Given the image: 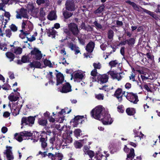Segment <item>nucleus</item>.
<instances>
[{
    "mask_svg": "<svg viewBox=\"0 0 160 160\" xmlns=\"http://www.w3.org/2000/svg\"><path fill=\"white\" fill-rule=\"evenodd\" d=\"M64 32L68 36V38L74 42L79 34V31L77 25L74 22L71 23L68 25V29H64Z\"/></svg>",
    "mask_w": 160,
    "mask_h": 160,
    "instance_id": "obj_1",
    "label": "nucleus"
},
{
    "mask_svg": "<svg viewBox=\"0 0 160 160\" xmlns=\"http://www.w3.org/2000/svg\"><path fill=\"white\" fill-rule=\"evenodd\" d=\"M105 111L102 106L100 105L96 107L91 112V116L95 119L100 120Z\"/></svg>",
    "mask_w": 160,
    "mask_h": 160,
    "instance_id": "obj_2",
    "label": "nucleus"
},
{
    "mask_svg": "<svg viewBox=\"0 0 160 160\" xmlns=\"http://www.w3.org/2000/svg\"><path fill=\"white\" fill-rule=\"evenodd\" d=\"M36 116L34 117L30 116L28 117H23L21 120V128H22L23 125H28L29 126H32L34 123Z\"/></svg>",
    "mask_w": 160,
    "mask_h": 160,
    "instance_id": "obj_3",
    "label": "nucleus"
},
{
    "mask_svg": "<svg viewBox=\"0 0 160 160\" xmlns=\"http://www.w3.org/2000/svg\"><path fill=\"white\" fill-rule=\"evenodd\" d=\"M90 78L92 82H97L100 84H102L108 81V77L106 74L99 75H97V78L91 77Z\"/></svg>",
    "mask_w": 160,
    "mask_h": 160,
    "instance_id": "obj_4",
    "label": "nucleus"
},
{
    "mask_svg": "<svg viewBox=\"0 0 160 160\" xmlns=\"http://www.w3.org/2000/svg\"><path fill=\"white\" fill-rule=\"evenodd\" d=\"M100 119L104 125L110 124L113 121L111 117L110 114H108V112L106 110Z\"/></svg>",
    "mask_w": 160,
    "mask_h": 160,
    "instance_id": "obj_5",
    "label": "nucleus"
},
{
    "mask_svg": "<svg viewBox=\"0 0 160 160\" xmlns=\"http://www.w3.org/2000/svg\"><path fill=\"white\" fill-rule=\"evenodd\" d=\"M127 95H124V96L131 102L136 104L139 101L137 94L132 92H127Z\"/></svg>",
    "mask_w": 160,
    "mask_h": 160,
    "instance_id": "obj_6",
    "label": "nucleus"
},
{
    "mask_svg": "<svg viewBox=\"0 0 160 160\" xmlns=\"http://www.w3.org/2000/svg\"><path fill=\"white\" fill-rule=\"evenodd\" d=\"M74 2V0H67L65 4L66 10L70 12L74 11L76 9Z\"/></svg>",
    "mask_w": 160,
    "mask_h": 160,
    "instance_id": "obj_7",
    "label": "nucleus"
},
{
    "mask_svg": "<svg viewBox=\"0 0 160 160\" xmlns=\"http://www.w3.org/2000/svg\"><path fill=\"white\" fill-rule=\"evenodd\" d=\"M31 54L32 55H34L35 57L33 58L37 60H39L42 57V55L41 52L37 48H35L31 52Z\"/></svg>",
    "mask_w": 160,
    "mask_h": 160,
    "instance_id": "obj_8",
    "label": "nucleus"
},
{
    "mask_svg": "<svg viewBox=\"0 0 160 160\" xmlns=\"http://www.w3.org/2000/svg\"><path fill=\"white\" fill-rule=\"evenodd\" d=\"M71 86L69 83L66 82L63 85L62 89L60 90V92L62 93H67L71 92L72 91Z\"/></svg>",
    "mask_w": 160,
    "mask_h": 160,
    "instance_id": "obj_9",
    "label": "nucleus"
},
{
    "mask_svg": "<svg viewBox=\"0 0 160 160\" xmlns=\"http://www.w3.org/2000/svg\"><path fill=\"white\" fill-rule=\"evenodd\" d=\"M122 89L120 88H118L115 91L113 96L117 98L119 102H121L122 101V95H121Z\"/></svg>",
    "mask_w": 160,
    "mask_h": 160,
    "instance_id": "obj_10",
    "label": "nucleus"
},
{
    "mask_svg": "<svg viewBox=\"0 0 160 160\" xmlns=\"http://www.w3.org/2000/svg\"><path fill=\"white\" fill-rule=\"evenodd\" d=\"M57 82L56 85L58 86L62 84L64 80V77L63 74L60 72L58 73L56 75Z\"/></svg>",
    "mask_w": 160,
    "mask_h": 160,
    "instance_id": "obj_11",
    "label": "nucleus"
},
{
    "mask_svg": "<svg viewBox=\"0 0 160 160\" xmlns=\"http://www.w3.org/2000/svg\"><path fill=\"white\" fill-rule=\"evenodd\" d=\"M108 73L110 74L112 78L113 79H116L118 81L120 80L122 78L120 75L121 73H117L113 71H110L108 72Z\"/></svg>",
    "mask_w": 160,
    "mask_h": 160,
    "instance_id": "obj_12",
    "label": "nucleus"
},
{
    "mask_svg": "<svg viewBox=\"0 0 160 160\" xmlns=\"http://www.w3.org/2000/svg\"><path fill=\"white\" fill-rule=\"evenodd\" d=\"M30 67L31 68H42L41 64L40 62L37 61H33L31 62L29 64Z\"/></svg>",
    "mask_w": 160,
    "mask_h": 160,
    "instance_id": "obj_13",
    "label": "nucleus"
},
{
    "mask_svg": "<svg viewBox=\"0 0 160 160\" xmlns=\"http://www.w3.org/2000/svg\"><path fill=\"white\" fill-rule=\"evenodd\" d=\"M95 47V43L94 42L91 41L87 44L86 50L87 52L89 53L92 52Z\"/></svg>",
    "mask_w": 160,
    "mask_h": 160,
    "instance_id": "obj_14",
    "label": "nucleus"
},
{
    "mask_svg": "<svg viewBox=\"0 0 160 160\" xmlns=\"http://www.w3.org/2000/svg\"><path fill=\"white\" fill-rule=\"evenodd\" d=\"M141 9L142 10L143 12L146 13L148 14L149 15L151 16L153 18L155 19V20H158L159 19L158 16L156 14L154 13L153 12H152L147 10L144 9L141 7Z\"/></svg>",
    "mask_w": 160,
    "mask_h": 160,
    "instance_id": "obj_15",
    "label": "nucleus"
},
{
    "mask_svg": "<svg viewBox=\"0 0 160 160\" xmlns=\"http://www.w3.org/2000/svg\"><path fill=\"white\" fill-rule=\"evenodd\" d=\"M47 140V138H44L42 136L40 139V142H41V147L44 150H45V148L47 146V143L46 141Z\"/></svg>",
    "mask_w": 160,
    "mask_h": 160,
    "instance_id": "obj_16",
    "label": "nucleus"
},
{
    "mask_svg": "<svg viewBox=\"0 0 160 160\" xmlns=\"http://www.w3.org/2000/svg\"><path fill=\"white\" fill-rule=\"evenodd\" d=\"M28 57L27 56L23 55L21 58V60H18L17 61V63L19 65H22V63H25L29 62L28 60Z\"/></svg>",
    "mask_w": 160,
    "mask_h": 160,
    "instance_id": "obj_17",
    "label": "nucleus"
},
{
    "mask_svg": "<svg viewBox=\"0 0 160 160\" xmlns=\"http://www.w3.org/2000/svg\"><path fill=\"white\" fill-rule=\"evenodd\" d=\"M83 77L84 75L83 73L77 72L74 74L73 78L75 81L77 80L78 79L80 81H82Z\"/></svg>",
    "mask_w": 160,
    "mask_h": 160,
    "instance_id": "obj_18",
    "label": "nucleus"
},
{
    "mask_svg": "<svg viewBox=\"0 0 160 160\" xmlns=\"http://www.w3.org/2000/svg\"><path fill=\"white\" fill-rule=\"evenodd\" d=\"M144 55H146L148 59L152 61V62L151 63V66H152L153 65H154L155 62L154 55H152L150 52H147L146 54H144Z\"/></svg>",
    "mask_w": 160,
    "mask_h": 160,
    "instance_id": "obj_19",
    "label": "nucleus"
},
{
    "mask_svg": "<svg viewBox=\"0 0 160 160\" xmlns=\"http://www.w3.org/2000/svg\"><path fill=\"white\" fill-rule=\"evenodd\" d=\"M56 31L54 29V28H49L47 30V33L48 36L50 37L52 36V37H54L55 36Z\"/></svg>",
    "mask_w": 160,
    "mask_h": 160,
    "instance_id": "obj_20",
    "label": "nucleus"
},
{
    "mask_svg": "<svg viewBox=\"0 0 160 160\" xmlns=\"http://www.w3.org/2000/svg\"><path fill=\"white\" fill-rule=\"evenodd\" d=\"M127 3L131 5L134 9L136 11H139V8L138 5L134 2H131L130 0H128L126 1Z\"/></svg>",
    "mask_w": 160,
    "mask_h": 160,
    "instance_id": "obj_21",
    "label": "nucleus"
},
{
    "mask_svg": "<svg viewBox=\"0 0 160 160\" xmlns=\"http://www.w3.org/2000/svg\"><path fill=\"white\" fill-rule=\"evenodd\" d=\"M141 64L146 66L148 68H150L152 66H151V64H149L148 61L146 57L143 58L142 59Z\"/></svg>",
    "mask_w": 160,
    "mask_h": 160,
    "instance_id": "obj_22",
    "label": "nucleus"
},
{
    "mask_svg": "<svg viewBox=\"0 0 160 160\" xmlns=\"http://www.w3.org/2000/svg\"><path fill=\"white\" fill-rule=\"evenodd\" d=\"M126 111L127 114L129 116L133 115L136 112L135 109L133 108H128Z\"/></svg>",
    "mask_w": 160,
    "mask_h": 160,
    "instance_id": "obj_23",
    "label": "nucleus"
},
{
    "mask_svg": "<svg viewBox=\"0 0 160 160\" xmlns=\"http://www.w3.org/2000/svg\"><path fill=\"white\" fill-rule=\"evenodd\" d=\"M19 97L18 96H15L13 93L12 92L8 97L9 100L11 102H15L17 101Z\"/></svg>",
    "mask_w": 160,
    "mask_h": 160,
    "instance_id": "obj_24",
    "label": "nucleus"
},
{
    "mask_svg": "<svg viewBox=\"0 0 160 160\" xmlns=\"http://www.w3.org/2000/svg\"><path fill=\"white\" fill-rule=\"evenodd\" d=\"M19 13H20L22 17L24 18H27V11L26 9L23 8H22L20 10Z\"/></svg>",
    "mask_w": 160,
    "mask_h": 160,
    "instance_id": "obj_25",
    "label": "nucleus"
},
{
    "mask_svg": "<svg viewBox=\"0 0 160 160\" xmlns=\"http://www.w3.org/2000/svg\"><path fill=\"white\" fill-rule=\"evenodd\" d=\"M73 15V13L67 11V10L64 11L63 12V15L64 17V18L65 19H67L71 17Z\"/></svg>",
    "mask_w": 160,
    "mask_h": 160,
    "instance_id": "obj_26",
    "label": "nucleus"
},
{
    "mask_svg": "<svg viewBox=\"0 0 160 160\" xmlns=\"http://www.w3.org/2000/svg\"><path fill=\"white\" fill-rule=\"evenodd\" d=\"M38 124L43 126H46L47 123V121L46 119L39 118L38 121Z\"/></svg>",
    "mask_w": 160,
    "mask_h": 160,
    "instance_id": "obj_27",
    "label": "nucleus"
},
{
    "mask_svg": "<svg viewBox=\"0 0 160 160\" xmlns=\"http://www.w3.org/2000/svg\"><path fill=\"white\" fill-rule=\"evenodd\" d=\"M21 134L22 137H31L32 135V133L28 131H23L21 132Z\"/></svg>",
    "mask_w": 160,
    "mask_h": 160,
    "instance_id": "obj_28",
    "label": "nucleus"
},
{
    "mask_svg": "<svg viewBox=\"0 0 160 160\" xmlns=\"http://www.w3.org/2000/svg\"><path fill=\"white\" fill-rule=\"evenodd\" d=\"M67 44L69 48H70L72 50H75V49H78L79 48L77 46L76 44H74L72 42H67Z\"/></svg>",
    "mask_w": 160,
    "mask_h": 160,
    "instance_id": "obj_29",
    "label": "nucleus"
},
{
    "mask_svg": "<svg viewBox=\"0 0 160 160\" xmlns=\"http://www.w3.org/2000/svg\"><path fill=\"white\" fill-rule=\"evenodd\" d=\"M7 57L10 60V61L13 60L15 58V55L11 52H8L6 54Z\"/></svg>",
    "mask_w": 160,
    "mask_h": 160,
    "instance_id": "obj_30",
    "label": "nucleus"
},
{
    "mask_svg": "<svg viewBox=\"0 0 160 160\" xmlns=\"http://www.w3.org/2000/svg\"><path fill=\"white\" fill-rule=\"evenodd\" d=\"M135 153L134 149L133 148H131L130 150V152L127 155V159H130V158H133L134 157Z\"/></svg>",
    "mask_w": 160,
    "mask_h": 160,
    "instance_id": "obj_31",
    "label": "nucleus"
},
{
    "mask_svg": "<svg viewBox=\"0 0 160 160\" xmlns=\"http://www.w3.org/2000/svg\"><path fill=\"white\" fill-rule=\"evenodd\" d=\"M22 136L21 135V132L19 134L18 133H16L14 135V138L16 139L18 141L20 142L23 140V138H22Z\"/></svg>",
    "mask_w": 160,
    "mask_h": 160,
    "instance_id": "obj_32",
    "label": "nucleus"
},
{
    "mask_svg": "<svg viewBox=\"0 0 160 160\" xmlns=\"http://www.w3.org/2000/svg\"><path fill=\"white\" fill-rule=\"evenodd\" d=\"M104 8L105 7L103 5H101L97 9L95 10L94 12L95 14L100 13L103 11Z\"/></svg>",
    "mask_w": 160,
    "mask_h": 160,
    "instance_id": "obj_33",
    "label": "nucleus"
},
{
    "mask_svg": "<svg viewBox=\"0 0 160 160\" xmlns=\"http://www.w3.org/2000/svg\"><path fill=\"white\" fill-rule=\"evenodd\" d=\"M47 18L50 21L56 19V18H55L53 11H52L50 12L49 14L47 16Z\"/></svg>",
    "mask_w": 160,
    "mask_h": 160,
    "instance_id": "obj_34",
    "label": "nucleus"
},
{
    "mask_svg": "<svg viewBox=\"0 0 160 160\" xmlns=\"http://www.w3.org/2000/svg\"><path fill=\"white\" fill-rule=\"evenodd\" d=\"M83 116L78 115L76 116V119L78 120V125L79 124L82 123L83 121L84 122V120H83Z\"/></svg>",
    "mask_w": 160,
    "mask_h": 160,
    "instance_id": "obj_35",
    "label": "nucleus"
},
{
    "mask_svg": "<svg viewBox=\"0 0 160 160\" xmlns=\"http://www.w3.org/2000/svg\"><path fill=\"white\" fill-rule=\"evenodd\" d=\"M43 63L46 66H48L49 68L53 67V65H52L51 61L48 60L46 59H45L43 61Z\"/></svg>",
    "mask_w": 160,
    "mask_h": 160,
    "instance_id": "obj_36",
    "label": "nucleus"
},
{
    "mask_svg": "<svg viewBox=\"0 0 160 160\" xmlns=\"http://www.w3.org/2000/svg\"><path fill=\"white\" fill-rule=\"evenodd\" d=\"M2 87L3 89L6 91L12 90L11 86L8 83H4V84L2 86Z\"/></svg>",
    "mask_w": 160,
    "mask_h": 160,
    "instance_id": "obj_37",
    "label": "nucleus"
},
{
    "mask_svg": "<svg viewBox=\"0 0 160 160\" xmlns=\"http://www.w3.org/2000/svg\"><path fill=\"white\" fill-rule=\"evenodd\" d=\"M66 109H67V107L64 108V109H62L61 111L58 113V115H62L63 114H65L67 113H69L71 111V110L70 109L69 111H66Z\"/></svg>",
    "mask_w": 160,
    "mask_h": 160,
    "instance_id": "obj_38",
    "label": "nucleus"
},
{
    "mask_svg": "<svg viewBox=\"0 0 160 160\" xmlns=\"http://www.w3.org/2000/svg\"><path fill=\"white\" fill-rule=\"evenodd\" d=\"M118 64V62L117 60L112 61H110L109 63V65L111 68L116 67V65Z\"/></svg>",
    "mask_w": 160,
    "mask_h": 160,
    "instance_id": "obj_39",
    "label": "nucleus"
},
{
    "mask_svg": "<svg viewBox=\"0 0 160 160\" xmlns=\"http://www.w3.org/2000/svg\"><path fill=\"white\" fill-rule=\"evenodd\" d=\"M5 34L7 37L10 38L12 36L11 30L9 29H7L5 31Z\"/></svg>",
    "mask_w": 160,
    "mask_h": 160,
    "instance_id": "obj_40",
    "label": "nucleus"
},
{
    "mask_svg": "<svg viewBox=\"0 0 160 160\" xmlns=\"http://www.w3.org/2000/svg\"><path fill=\"white\" fill-rule=\"evenodd\" d=\"M74 145L76 148H81L82 146V144L78 141H76L74 143Z\"/></svg>",
    "mask_w": 160,
    "mask_h": 160,
    "instance_id": "obj_41",
    "label": "nucleus"
},
{
    "mask_svg": "<svg viewBox=\"0 0 160 160\" xmlns=\"http://www.w3.org/2000/svg\"><path fill=\"white\" fill-rule=\"evenodd\" d=\"M9 27L10 29L12 32H16L18 30V28L14 24H12Z\"/></svg>",
    "mask_w": 160,
    "mask_h": 160,
    "instance_id": "obj_42",
    "label": "nucleus"
},
{
    "mask_svg": "<svg viewBox=\"0 0 160 160\" xmlns=\"http://www.w3.org/2000/svg\"><path fill=\"white\" fill-rule=\"evenodd\" d=\"M114 36V32L112 30H109L108 33V38L109 39H111L113 38Z\"/></svg>",
    "mask_w": 160,
    "mask_h": 160,
    "instance_id": "obj_43",
    "label": "nucleus"
},
{
    "mask_svg": "<svg viewBox=\"0 0 160 160\" xmlns=\"http://www.w3.org/2000/svg\"><path fill=\"white\" fill-rule=\"evenodd\" d=\"M2 1L3 3H0V10H3V8L4 5L3 4L4 3L5 4H7L9 0H2Z\"/></svg>",
    "mask_w": 160,
    "mask_h": 160,
    "instance_id": "obj_44",
    "label": "nucleus"
},
{
    "mask_svg": "<svg viewBox=\"0 0 160 160\" xmlns=\"http://www.w3.org/2000/svg\"><path fill=\"white\" fill-rule=\"evenodd\" d=\"M93 66L94 67V69L97 70V69H100L101 68V65L100 62L93 63Z\"/></svg>",
    "mask_w": 160,
    "mask_h": 160,
    "instance_id": "obj_45",
    "label": "nucleus"
},
{
    "mask_svg": "<svg viewBox=\"0 0 160 160\" xmlns=\"http://www.w3.org/2000/svg\"><path fill=\"white\" fill-rule=\"evenodd\" d=\"M78 120L76 119V116L74 117V118L72 119L71 121V122L73 123V125L74 127H77L78 125Z\"/></svg>",
    "mask_w": 160,
    "mask_h": 160,
    "instance_id": "obj_46",
    "label": "nucleus"
},
{
    "mask_svg": "<svg viewBox=\"0 0 160 160\" xmlns=\"http://www.w3.org/2000/svg\"><path fill=\"white\" fill-rule=\"evenodd\" d=\"M148 85H151V83H149L148 84H144L143 86V88L145 89L148 92H152V91L151 90L150 87Z\"/></svg>",
    "mask_w": 160,
    "mask_h": 160,
    "instance_id": "obj_47",
    "label": "nucleus"
},
{
    "mask_svg": "<svg viewBox=\"0 0 160 160\" xmlns=\"http://www.w3.org/2000/svg\"><path fill=\"white\" fill-rule=\"evenodd\" d=\"M142 69L141 70V75H145V74L149 73V70L148 68H146L142 69Z\"/></svg>",
    "mask_w": 160,
    "mask_h": 160,
    "instance_id": "obj_48",
    "label": "nucleus"
},
{
    "mask_svg": "<svg viewBox=\"0 0 160 160\" xmlns=\"http://www.w3.org/2000/svg\"><path fill=\"white\" fill-rule=\"evenodd\" d=\"M22 49L20 47H18L15 49L14 53L17 54H20L22 53Z\"/></svg>",
    "mask_w": 160,
    "mask_h": 160,
    "instance_id": "obj_49",
    "label": "nucleus"
},
{
    "mask_svg": "<svg viewBox=\"0 0 160 160\" xmlns=\"http://www.w3.org/2000/svg\"><path fill=\"white\" fill-rule=\"evenodd\" d=\"M82 131L80 129H77L75 130L74 132L75 136L78 137L80 136V133Z\"/></svg>",
    "mask_w": 160,
    "mask_h": 160,
    "instance_id": "obj_50",
    "label": "nucleus"
},
{
    "mask_svg": "<svg viewBox=\"0 0 160 160\" xmlns=\"http://www.w3.org/2000/svg\"><path fill=\"white\" fill-rule=\"evenodd\" d=\"M98 73L97 70L94 69L91 72V76L93 77L97 78V74Z\"/></svg>",
    "mask_w": 160,
    "mask_h": 160,
    "instance_id": "obj_51",
    "label": "nucleus"
},
{
    "mask_svg": "<svg viewBox=\"0 0 160 160\" xmlns=\"http://www.w3.org/2000/svg\"><path fill=\"white\" fill-rule=\"evenodd\" d=\"M128 41H127V44L129 45H132L134 43V40L133 38H130L128 39H127Z\"/></svg>",
    "mask_w": 160,
    "mask_h": 160,
    "instance_id": "obj_52",
    "label": "nucleus"
},
{
    "mask_svg": "<svg viewBox=\"0 0 160 160\" xmlns=\"http://www.w3.org/2000/svg\"><path fill=\"white\" fill-rule=\"evenodd\" d=\"M87 154L90 158H92L94 156V152L93 151L89 150L87 152Z\"/></svg>",
    "mask_w": 160,
    "mask_h": 160,
    "instance_id": "obj_53",
    "label": "nucleus"
},
{
    "mask_svg": "<svg viewBox=\"0 0 160 160\" xmlns=\"http://www.w3.org/2000/svg\"><path fill=\"white\" fill-rule=\"evenodd\" d=\"M40 16L41 17H44L45 13L43 10V8H41L40 9L39 12Z\"/></svg>",
    "mask_w": 160,
    "mask_h": 160,
    "instance_id": "obj_54",
    "label": "nucleus"
},
{
    "mask_svg": "<svg viewBox=\"0 0 160 160\" xmlns=\"http://www.w3.org/2000/svg\"><path fill=\"white\" fill-rule=\"evenodd\" d=\"M47 151H45L43 152H42L41 151H39L38 153V154H37V156H38L39 155H41L42 156V158H45L47 156Z\"/></svg>",
    "mask_w": 160,
    "mask_h": 160,
    "instance_id": "obj_55",
    "label": "nucleus"
},
{
    "mask_svg": "<svg viewBox=\"0 0 160 160\" xmlns=\"http://www.w3.org/2000/svg\"><path fill=\"white\" fill-rule=\"evenodd\" d=\"M118 111L119 112L123 113L124 112V109L122 105H119L117 108Z\"/></svg>",
    "mask_w": 160,
    "mask_h": 160,
    "instance_id": "obj_56",
    "label": "nucleus"
},
{
    "mask_svg": "<svg viewBox=\"0 0 160 160\" xmlns=\"http://www.w3.org/2000/svg\"><path fill=\"white\" fill-rule=\"evenodd\" d=\"M55 155L58 157V160H61L63 157L62 154L60 153L56 152Z\"/></svg>",
    "mask_w": 160,
    "mask_h": 160,
    "instance_id": "obj_57",
    "label": "nucleus"
},
{
    "mask_svg": "<svg viewBox=\"0 0 160 160\" xmlns=\"http://www.w3.org/2000/svg\"><path fill=\"white\" fill-rule=\"evenodd\" d=\"M46 77L49 80L52 79L53 77L52 72H50L48 74H47Z\"/></svg>",
    "mask_w": 160,
    "mask_h": 160,
    "instance_id": "obj_58",
    "label": "nucleus"
},
{
    "mask_svg": "<svg viewBox=\"0 0 160 160\" xmlns=\"http://www.w3.org/2000/svg\"><path fill=\"white\" fill-rule=\"evenodd\" d=\"M103 96L101 94L96 95L95 96V98L99 100L103 99Z\"/></svg>",
    "mask_w": 160,
    "mask_h": 160,
    "instance_id": "obj_59",
    "label": "nucleus"
},
{
    "mask_svg": "<svg viewBox=\"0 0 160 160\" xmlns=\"http://www.w3.org/2000/svg\"><path fill=\"white\" fill-rule=\"evenodd\" d=\"M7 158L8 160H12L14 159V157L12 155L10 154V153L7 154Z\"/></svg>",
    "mask_w": 160,
    "mask_h": 160,
    "instance_id": "obj_60",
    "label": "nucleus"
},
{
    "mask_svg": "<svg viewBox=\"0 0 160 160\" xmlns=\"http://www.w3.org/2000/svg\"><path fill=\"white\" fill-rule=\"evenodd\" d=\"M93 24L94 25L98 28L101 29L102 28V26L99 23H98L97 21H95Z\"/></svg>",
    "mask_w": 160,
    "mask_h": 160,
    "instance_id": "obj_61",
    "label": "nucleus"
},
{
    "mask_svg": "<svg viewBox=\"0 0 160 160\" xmlns=\"http://www.w3.org/2000/svg\"><path fill=\"white\" fill-rule=\"evenodd\" d=\"M7 149L6 150V154L11 153H12L11 152V149L12 147L10 146H7L6 147Z\"/></svg>",
    "mask_w": 160,
    "mask_h": 160,
    "instance_id": "obj_62",
    "label": "nucleus"
},
{
    "mask_svg": "<svg viewBox=\"0 0 160 160\" xmlns=\"http://www.w3.org/2000/svg\"><path fill=\"white\" fill-rule=\"evenodd\" d=\"M19 112L18 108L14 109L12 113L14 115L16 116L19 114Z\"/></svg>",
    "mask_w": 160,
    "mask_h": 160,
    "instance_id": "obj_63",
    "label": "nucleus"
},
{
    "mask_svg": "<svg viewBox=\"0 0 160 160\" xmlns=\"http://www.w3.org/2000/svg\"><path fill=\"white\" fill-rule=\"evenodd\" d=\"M36 2L38 5H40L41 4H44L45 3V0H37Z\"/></svg>",
    "mask_w": 160,
    "mask_h": 160,
    "instance_id": "obj_64",
    "label": "nucleus"
}]
</instances>
